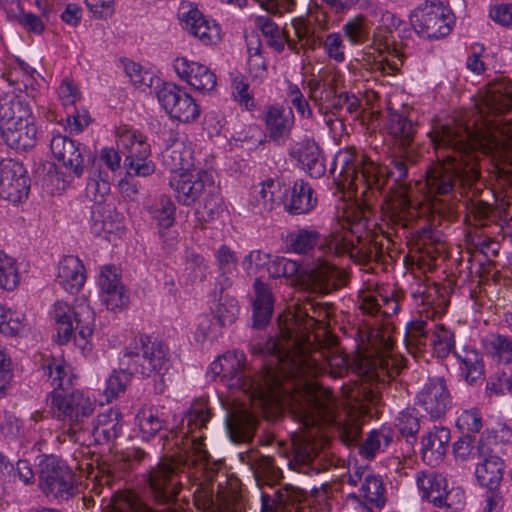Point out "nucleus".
Instances as JSON below:
<instances>
[{"label": "nucleus", "instance_id": "1", "mask_svg": "<svg viewBox=\"0 0 512 512\" xmlns=\"http://www.w3.org/2000/svg\"><path fill=\"white\" fill-rule=\"evenodd\" d=\"M404 293L400 288H377L374 292L360 296L359 309L364 315L375 319L373 324L358 328V349L351 356L332 352L338 340L329 336L324 344L312 333L316 320L309 315L315 312L312 303L295 305L290 310V412L297 407L306 417V424L313 423L311 415L316 410L327 413L328 404L318 397L319 384L316 378L330 367L334 378H342L351 370L362 383L356 385L350 398L360 403L375 404L379 399L378 383L389 382L403 369L402 360L390 352L393 341L384 321L397 314Z\"/></svg>", "mask_w": 512, "mask_h": 512}, {"label": "nucleus", "instance_id": "2", "mask_svg": "<svg viewBox=\"0 0 512 512\" xmlns=\"http://www.w3.org/2000/svg\"><path fill=\"white\" fill-rule=\"evenodd\" d=\"M474 121L473 129L463 120L452 118L446 123H435L428 132L430 142L436 152L437 162L426 172L427 203L413 205L419 217L407 227L409 253L414 264L422 272L432 271L445 252V244L439 232L434 229L440 217L448 215L453 207L455 191L472 189L479 191L481 176L480 156L482 152V123Z\"/></svg>", "mask_w": 512, "mask_h": 512}, {"label": "nucleus", "instance_id": "3", "mask_svg": "<svg viewBox=\"0 0 512 512\" xmlns=\"http://www.w3.org/2000/svg\"><path fill=\"white\" fill-rule=\"evenodd\" d=\"M286 309L279 316L280 336L271 337L263 348L264 372L254 374L245 367L246 357L240 351H228L210 365L215 376L226 381L231 389L241 391L272 417H283L287 405L288 322Z\"/></svg>", "mask_w": 512, "mask_h": 512}, {"label": "nucleus", "instance_id": "4", "mask_svg": "<svg viewBox=\"0 0 512 512\" xmlns=\"http://www.w3.org/2000/svg\"><path fill=\"white\" fill-rule=\"evenodd\" d=\"M476 109L483 127L480 147L490 157L489 171L503 185L512 186V120L500 118L512 109V82L489 83Z\"/></svg>", "mask_w": 512, "mask_h": 512}, {"label": "nucleus", "instance_id": "5", "mask_svg": "<svg viewBox=\"0 0 512 512\" xmlns=\"http://www.w3.org/2000/svg\"><path fill=\"white\" fill-rule=\"evenodd\" d=\"M42 367L53 389L49 393L51 411L63 425V433L57 437L58 441L62 442L63 436L74 443L84 444L85 428L95 410L94 402L83 392L68 393L73 385V374L63 359L48 358Z\"/></svg>", "mask_w": 512, "mask_h": 512}, {"label": "nucleus", "instance_id": "6", "mask_svg": "<svg viewBox=\"0 0 512 512\" xmlns=\"http://www.w3.org/2000/svg\"><path fill=\"white\" fill-rule=\"evenodd\" d=\"M339 172L338 184L354 191L361 190L365 201L384 195L390 171L366 154H358L355 147L340 150L333 161L332 172Z\"/></svg>", "mask_w": 512, "mask_h": 512}, {"label": "nucleus", "instance_id": "7", "mask_svg": "<svg viewBox=\"0 0 512 512\" xmlns=\"http://www.w3.org/2000/svg\"><path fill=\"white\" fill-rule=\"evenodd\" d=\"M169 185L175 191L179 204L187 207L198 205L203 209V218L214 219L219 213L222 200L211 172L203 169L185 170L172 175Z\"/></svg>", "mask_w": 512, "mask_h": 512}, {"label": "nucleus", "instance_id": "8", "mask_svg": "<svg viewBox=\"0 0 512 512\" xmlns=\"http://www.w3.org/2000/svg\"><path fill=\"white\" fill-rule=\"evenodd\" d=\"M186 455L163 456L147 473V496L160 511L168 512L177 502L184 479L188 478L185 469Z\"/></svg>", "mask_w": 512, "mask_h": 512}, {"label": "nucleus", "instance_id": "9", "mask_svg": "<svg viewBox=\"0 0 512 512\" xmlns=\"http://www.w3.org/2000/svg\"><path fill=\"white\" fill-rule=\"evenodd\" d=\"M385 167L390 171L389 177L396 175V178L384 197L381 207L383 221L396 233L402 230L406 234L407 227H411L419 217V212L413 209L409 196L410 188L405 182L408 175L407 164L403 159H396L393 161V170Z\"/></svg>", "mask_w": 512, "mask_h": 512}, {"label": "nucleus", "instance_id": "10", "mask_svg": "<svg viewBox=\"0 0 512 512\" xmlns=\"http://www.w3.org/2000/svg\"><path fill=\"white\" fill-rule=\"evenodd\" d=\"M38 487L47 498L57 502L68 501L79 493L72 468L54 454L39 457Z\"/></svg>", "mask_w": 512, "mask_h": 512}, {"label": "nucleus", "instance_id": "11", "mask_svg": "<svg viewBox=\"0 0 512 512\" xmlns=\"http://www.w3.org/2000/svg\"><path fill=\"white\" fill-rule=\"evenodd\" d=\"M120 364L143 377L164 374L169 368L167 348L150 336L140 334L125 347Z\"/></svg>", "mask_w": 512, "mask_h": 512}, {"label": "nucleus", "instance_id": "12", "mask_svg": "<svg viewBox=\"0 0 512 512\" xmlns=\"http://www.w3.org/2000/svg\"><path fill=\"white\" fill-rule=\"evenodd\" d=\"M292 26L300 44V48L316 49L323 46L328 56L337 62L345 59L342 37L339 33H331L325 40L320 32L328 30V21L323 12H308L306 16L292 19Z\"/></svg>", "mask_w": 512, "mask_h": 512}, {"label": "nucleus", "instance_id": "13", "mask_svg": "<svg viewBox=\"0 0 512 512\" xmlns=\"http://www.w3.org/2000/svg\"><path fill=\"white\" fill-rule=\"evenodd\" d=\"M323 414L322 410H316L311 415L313 423L306 424V417L302 415L301 409L294 407L292 412H290V417L299 424L298 430L290 435L292 448L290 447L289 451L293 450V459H290V470L302 472L303 474H308L310 470H313L311 464L318 453V445L316 443L318 435L317 424Z\"/></svg>", "mask_w": 512, "mask_h": 512}, {"label": "nucleus", "instance_id": "14", "mask_svg": "<svg viewBox=\"0 0 512 512\" xmlns=\"http://www.w3.org/2000/svg\"><path fill=\"white\" fill-rule=\"evenodd\" d=\"M405 343L414 357L424 352L428 345L441 359L446 358L455 346L454 334L444 325H433L423 319L411 321L406 328Z\"/></svg>", "mask_w": 512, "mask_h": 512}, {"label": "nucleus", "instance_id": "15", "mask_svg": "<svg viewBox=\"0 0 512 512\" xmlns=\"http://www.w3.org/2000/svg\"><path fill=\"white\" fill-rule=\"evenodd\" d=\"M53 315L60 344L67 343L75 331L84 342L92 336L95 314L85 301L77 303L73 308L66 302L57 301L54 304Z\"/></svg>", "mask_w": 512, "mask_h": 512}, {"label": "nucleus", "instance_id": "16", "mask_svg": "<svg viewBox=\"0 0 512 512\" xmlns=\"http://www.w3.org/2000/svg\"><path fill=\"white\" fill-rule=\"evenodd\" d=\"M211 418V411L208 402L204 398L196 399L189 410L186 412L182 421H186L187 430L182 439L189 438L191 442L192 455L189 451H184L182 455H186L188 462L194 464H207L210 460V454L206 449L204 440L206 438L203 429L207 428V423ZM177 453L176 455H178Z\"/></svg>", "mask_w": 512, "mask_h": 512}, {"label": "nucleus", "instance_id": "17", "mask_svg": "<svg viewBox=\"0 0 512 512\" xmlns=\"http://www.w3.org/2000/svg\"><path fill=\"white\" fill-rule=\"evenodd\" d=\"M411 23L423 37L440 38L451 32L454 16L442 3L426 2L414 11Z\"/></svg>", "mask_w": 512, "mask_h": 512}, {"label": "nucleus", "instance_id": "18", "mask_svg": "<svg viewBox=\"0 0 512 512\" xmlns=\"http://www.w3.org/2000/svg\"><path fill=\"white\" fill-rule=\"evenodd\" d=\"M416 404L431 419L444 417L452 407V397L443 377L429 378L416 396Z\"/></svg>", "mask_w": 512, "mask_h": 512}, {"label": "nucleus", "instance_id": "19", "mask_svg": "<svg viewBox=\"0 0 512 512\" xmlns=\"http://www.w3.org/2000/svg\"><path fill=\"white\" fill-rule=\"evenodd\" d=\"M30 180L24 166L12 159L0 160V197L20 203L28 197Z\"/></svg>", "mask_w": 512, "mask_h": 512}, {"label": "nucleus", "instance_id": "20", "mask_svg": "<svg viewBox=\"0 0 512 512\" xmlns=\"http://www.w3.org/2000/svg\"><path fill=\"white\" fill-rule=\"evenodd\" d=\"M477 455L483 459V462L476 467L475 475L479 484L486 487L489 491L497 490L504 473L503 460L494 455V449L491 447L490 434L481 436L477 444Z\"/></svg>", "mask_w": 512, "mask_h": 512}, {"label": "nucleus", "instance_id": "21", "mask_svg": "<svg viewBox=\"0 0 512 512\" xmlns=\"http://www.w3.org/2000/svg\"><path fill=\"white\" fill-rule=\"evenodd\" d=\"M84 150L80 142L60 133L53 134L50 140L53 157L76 177H81L84 172Z\"/></svg>", "mask_w": 512, "mask_h": 512}, {"label": "nucleus", "instance_id": "22", "mask_svg": "<svg viewBox=\"0 0 512 512\" xmlns=\"http://www.w3.org/2000/svg\"><path fill=\"white\" fill-rule=\"evenodd\" d=\"M174 69L181 79L199 92H210L216 87L215 74L201 63L177 58L174 61Z\"/></svg>", "mask_w": 512, "mask_h": 512}, {"label": "nucleus", "instance_id": "23", "mask_svg": "<svg viewBox=\"0 0 512 512\" xmlns=\"http://www.w3.org/2000/svg\"><path fill=\"white\" fill-rule=\"evenodd\" d=\"M418 130L415 113L407 109H388L387 131L403 148H410Z\"/></svg>", "mask_w": 512, "mask_h": 512}, {"label": "nucleus", "instance_id": "24", "mask_svg": "<svg viewBox=\"0 0 512 512\" xmlns=\"http://www.w3.org/2000/svg\"><path fill=\"white\" fill-rule=\"evenodd\" d=\"M258 424L257 417L245 405L227 410L226 425L230 438L236 443L252 441Z\"/></svg>", "mask_w": 512, "mask_h": 512}, {"label": "nucleus", "instance_id": "25", "mask_svg": "<svg viewBox=\"0 0 512 512\" xmlns=\"http://www.w3.org/2000/svg\"><path fill=\"white\" fill-rule=\"evenodd\" d=\"M340 75L332 70L324 71L319 79L308 82L309 97L318 106L321 113H329L330 105L338 93Z\"/></svg>", "mask_w": 512, "mask_h": 512}, {"label": "nucleus", "instance_id": "26", "mask_svg": "<svg viewBox=\"0 0 512 512\" xmlns=\"http://www.w3.org/2000/svg\"><path fill=\"white\" fill-rule=\"evenodd\" d=\"M479 191L474 194L472 189H466L463 196L467 198L466 218L476 227H486L490 223H494L495 209L493 206L482 198L483 193L491 194L490 190L485 191L484 183L479 178Z\"/></svg>", "mask_w": 512, "mask_h": 512}, {"label": "nucleus", "instance_id": "27", "mask_svg": "<svg viewBox=\"0 0 512 512\" xmlns=\"http://www.w3.org/2000/svg\"><path fill=\"white\" fill-rule=\"evenodd\" d=\"M101 300L108 310H115L127 304L128 297L114 266H104L99 275Z\"/></svg>", "mask_w": 512, "mask_h": 512}, {"label": "nucleus", "instance_id": "28", "mask_svg": "<svg viewBox=\"0 0 512 512\" xmlns=\"http://www.w3.org/2000/svg\"><path fill=\"white\" fill-rule=\"evenodd\" d=\"M417 485L422 492V498L432 502L437 507L451 508V492L447 491L446 479L435 472H418Z\"/></svg>", "mask_w": 512, "mask_h": 512}, {"label": "nucleus", "instance_id": "29", "mask_svg": "<svg viewBox=\"0 0 512 512\" xmlns=\"http://www.w3.org/2000/svg\"><path fill=\"white\" fill-rule=\"evenodd\" d=\"M374 43L379 42V50H386L387 55L374 63V69L383 75H394L403 65V55L395 47L392 32L385 27H378L373 34Z\"/></svg>", "mask_w": 512, "mask_h": 512}, {"label": "nucleus", "instance_id": "30", "mask_svg": "<svg viewBox=\"0 0 512 512\" xmlns=\"http://www.w3.org/2000/svg\"><path fill=\"white\" fill-rule=\"evenodd\" d=\"M290 154L312 178L324 175L325 165L320 157L319 147L313 139L305 138L296 142Z\"/></svg>", "mask_w": 512, "mask_h": 512}, {"label": "nucleus", "instance_id": "31", "mask_svg": "<svg viewBox=\"0 0 512 512\" xmlns=\"http://www.w3.org/2000/svg\"><path fill=\"white\" fill-rule=\"evenodd\" d=\"M3 141L17 151H28L36 145L37 127L33 117L0 131Z\"/></svg>", "mask_w": 512, "mask_h": 512}, {"label": "nucleus", "instance_id": "32", "mask_svg": "<svg viewBox=\"0 0 512 512\" xmlns=\"http://www.w3.org/2000/svg\"><path fill=\"white\" fill-rule=\"evenodd\" d=\"M122 433L123 417L115 409L99 414L92 429V436L97 444H113Z\"/></svg>", "mask_w": 512, "mask_h": 512}, {"label": "nucleus", "instance_id": "33", "mask_svg": "<svg viewBox=\"0 0 512 512\" xmlns=\"http://www.w3.org/2000/svg\"><path fill=\"white\" fill-rule=\"evenodd\" d=\"M85 279V269L78 257L69 255L59 262L56 281L66 291L70 293L79 291Z\"/></svg>", "mask_w": 512, "mask_h": 512}, {"label": "nucleus", "instance_id": "34", "mask_svg": "<svg viewBox=\"0 0 512 512\" xmlns=\"http://www.w3.org/2000/svg\"><path fill=\"white\" fill-rule=\"evenodd\" d=\"M117 145L124 155V160H139V157H150L151 149L146 137L135 130L121 128L118 131Z\"/></svg>", "mask_w": 512, "mask_h": 512}, {"label": "nucleus", "instance_id": "35", "mask_svg": "<svg viewBox=\"0 0 512 512\" xmlns=\"http://www.w3.org/2000/svg\"><path fill=\"white\" fill-rule=\"evenodd\" d=\"M318 205V197L310 183L303 179L294 182L290 192V215H308Z\"/></svg>", "mask_w": 512, "mask_h": 512}, {"label": "nucleus", "instance_id": "36", "mask_svg": "<svg viewBox=\"0 0 512 512\" xmlns=\"http://www.w3.org/2000/svg\"><path fill=\"white\" fill-rule=\"evenodd\" d=\"M186 29L205 45H209L219 39L220 28L210 22L196 8L183 13Z\"/></svg>", "mask_w": 512, "mask_h": 512}, {"label": "nucleus", "instance_id": "37", "mask_svg": "<svg viewBox=\"0 0 512 512\" xmlns=\"http://www.w3.org/2000/svg\"><path fill=\"white\" fill-rule=\"evenodd\" d=\"M450 440V430L446 427H434L422 438V457L425 461L433 463L439 461L446 454Z\"/></svg>", "mask_w": 512, "mask_h": 512}, {"label": "nucleus", "instance_id": "38", "mask_svg": "<svg viewBox=\"0 0 512 512\" xmlns=\"http://www.w3.org/2000/svg\"><path fill=\"white\" fill-rule=\"evenodd\" d=\"M119 215L115 212L111 204L93 205L91 211V232L95 236L107 237L120 229Z\"/></svg>", "mask_w": 512, "mask_h": 512}, {"label": "nucleus", "instance_id": "39", "mask_svg": "<svg viewBox=\"0 0 512 512\" xmlns=\"http://www.w3.org/2000/svg\"><path fill=\"white\" fill-rule=\"evenodd\" d=\"M455 287V280L447 278L443 283L433 282L420 292L422 303L432 308L434 313H442L450 303V295Z\"/></svg>", "mask_w": 512, "mask_h": 512}, {"label": "nucleus", "instance_id": "40", "mask_svg": "<svg viewBox=\"0 0 512 512\" xmlns=\"http://www.w3.org/2000/svg\"><path fill=\"white\" fill-rule=\"evenodd\" d=\"M32 117L29 106L15 95L0 98V131Z\"/></svg>", "mask_w": 512, "mask_h": 512}, {"label": "nucleus", "instance_id": "41", "mask_svg": "<svg viewBox=\"0 0 512 512\" xmlns=\"http://www.w3.org/2000/svg\"><path fill=\"white\" fill-rule=\"evenodd\" d=\"M461 372L470 385L484 380L485 370L481 354L475 349L464 347L455 351Z\"/></svg>", "mask_w": 512, "mask_h": 512}, {"label": "nucleus", "instance_id": "42", "mask_svg": "<svg viewBox=\"0 0 512 512\" xmlns=\"http://www.w3.org/2000/svg\"><path fill=\"white\" fill-rule=\"evenodd\" d=\"M255 300L253 302V327H265L272 315L273 301L267 285L260 279L254 282Z\"/></svg>", "mask_w": 512, "mask_h": 512}, {"label": "nucleus", "instance_id": "43", "mask_svg": "<svg viewBox=\"0 0 512 512\" xmlns=\"http://www.w3.org/2000/svg\"><path fill=\"white\" fill-rule=\"evenodd\" d=\"M219 276L216 285L222 293L232 285V278L237 269V258L226 245H222L215 253Z\"/></svg>", "mask_w": 512, "mask_h": 512}, {"label": "nucleus", "instance_id": "44", "mask_svg": "<svg viewBox=\"0 0 512 512\" xmlns=\"http://www.w3.org/2000/svg\"><path fill=\"white\" fill-rule=\"evenodd\" d=\"M284 112L283 107L272 105L267 108L264 118L266 136L278 144L285 142L287 118Z\"/></svg>", "mask_w": 512, "mask_h": 512}, {"label": "nucleus", "instance_id": "45", "mask_svg": "<svg viewBox=\"0 0 512 512\" xmlns=\"http://www.w3.org/2000/svg\"><path fill=\"white\" fill-rule=\"evenodd\" d=\"M190 151L182 142H174L162 152V163L171 172V176L189 170Z\"/></svg>", "mask_w": 512, "mask_h": 512}, {"label": "nucleus", "instance_id": "46", "mask_svg": "<svg viewBox=\"0 0 512 512\" xmlns=\"http://www.w3.org/2000/svg\"><path fill=\"white\" fill-rule=\"evenodd\" d=\"M249 464L258 478H263L270 486L275 485L283 478V473L271 457L252 453L248 456Z\"/></svg>", "mask_w": 512, "mask_h": 512}, {"label": "nucleus", "instance_id": "47", "mask_svg": "<svg viewBox=\"0 0 512 512\" xmlns=\"http://www.w3.org/2000/svg\"><path fill=\"white\" fill-rule=\"evenodd\" d=\"M135 423L139 429L141 437L150 440L156 436L165 426L156 410L153 407H142L135 416Z\"/></svg>", "mask_w": 512, "mask_h": 512}, {"label": "nucleus", "instance_id": "48", "mask_svg": "<svg viewBox=\"0 0 512 512\" xmlns=\"http://www.w3.org/2000/svg\"><path fill=\"white\" fill-rule=\"evenodd\" d=\"M393 440V431L390 428L383 427L378 430H372L359 446V453L367 459H371L383 448L391 444Z\"/></svg>", "mask_w": 512, "mask_h": 512}, {"label": "nucleus", "instance_id": "49", "mask_svg": "<svg viewBox=\"0 0 512 512\" xmlns=\"http://www.w3.org/2000/svg\"><path fill=\"white\" fill-rule=\"evenodd\" d=\"M110 512H153V508L144 504L134 493L116 492L110 499Z\"/></svg>", "mask_w": 512, "mask_h": 512}, {"label": "nucleus", "instance_id": "50", "mask_svg": "<svg viewBox=\"0 0 512 512\" xmlns=\"http://www.w3.org/2000/svg\"><path fill=\"white\" fill-rule=\"evenodd\" d=\"M321 234L314 228H301L290 233V250L298 254H308L320 242Z\"/></svg>", "mask_w": 512, "mask_h": 512}, {"label": "nucleus", "instance_id": "51", "mask_svg": "<svg viewBox=\"0 0 512 512\" xmlns=\"http://www.w3.org/2000/svg\"><path fill=\"white\" fill-rule=\"evenodd\" d=\"M371 25L367 16L358 14L349 19L343 26V32L346 38L353 45L366 43L370 38Z\"/></svg>", "mask_w": 512, "mask_h": 512}, {"label": "nucleus", "instance_id": "52", "mask_svg": "<svg viewBox=\"0 0 512 512\" xmlns=\"http://www.w3.org/2000/svg\"><path fill=\"white\" fill-rule=\"evenodd\" d=\"M487 351L505 364L512 363V338L502 334H491L485 340Z\"/></svg>", "mask_w": 512, "mask_h": 512}, {"label": "nucleus", "instance_id": "53", "mask_svg": "<svg viewBox=\"0 0 512 512\" xmlns=\"http://www.w3.org/2000/svg\"><path fill=\"white\" fill-rule=\"evenodd\" d=\"M176 206L167 195H161L150 207V213L158 221L159 226L169 228L175 221Z\"/></svg>", "mask_w": 512, "mask_h": 512}, {"label": "nucleus", "instance_id": "54", "mask_svg": "<svg viewBox=\"0 0 512 512\" xmlns=\"http://www.w3.org/2000/svg\"><path fill=\"white\" fill-rule=\"evenodd\" d=\"M86 196L94 205L105 203L110 193V183L101 171L94 172L88 179L85 189Z\"/></svg>", "mask_w": 512, "mask_h": 512}, {"label": "nucleus", "instance_id": "55", "mask_svg": "<svg viewBox=\"0 0 512 512\" xmlns=\"http://www.w3.org/2000/svg\"><path fill=\"white\" fill-rule=\"evenodd\" d=\"M360 491L362 497H364L368 502L373 503L378 507L385 504V488L383 486V482L379 477L372 473H367L365 475Z\"/></svg>", "mask_w": 512, "mask_h": 512}, {"label": "nucleus", "instance_id": "56", "mask_svg": "<svg viewBox=\"0 0 512 512\" xmlns=\"http://www.w3.org/2000/svg\"><path fill=\"white\" fill-rule=\"evenodd\" d=\"M26 326V317L19 312L11 311L0 304V332L5 335H18Z\"/></svg>", "mask_w": 512, "mask_h": 512}, {"label": "nucleus", "instance_id": "57", "mask_svg": "<svg viewBox=\"0 0 512 512\" xmlns=\"http://www.w3.org/2000/svg\"><path fill=\"white\" fill-rule=\"evenodd\" d=\"M258 25L263 34L267 38L268 45L276 52H282L285 44L288 43V33L285 29L280 30L279 27L268 19L259 17Z\"/></svg>", "mask_w": 512, "mask_h": 512}, {"label": "nucleus", "instance_id": "58", "mask_svg": "<svg viewBox=\"0 0 512 512\" xmlns=\"http://www.w3.org/2000/svg\"><path fill=\"white\" fill-rule=\"evenodd\" d=\"M134 375L127 366H122L119 370H115L107 379L105 395L107 400L110 401L117 398L120 394L124 393L131 376ZM135 375H137L135 373Z\"/></svg>", "mask_w": 512, "mask_h": 512}, {"label": "nucleus", "instance_id": "59", "mask_svg": "<svg viewBox=\"0 0 512 512\" xmlns=\"http://www.w3.org/2000/svg\"><path fill=\"white\" fill-rule=\"evenodd\" d=\"M19 283V273L15 260L0 250V287L13 290Z\"/></svg>", "mask_w": 512, "mask_h": 512}, {"label": "nucleus", "instance_id": "60", "mask_svg": "<svg viewBox=\"0 0 512 512\" xmlns=\"http://www.w3.org/2000/svg\"><path fill=\"white\" fill-rule=\"evenodd\" d=\"M278 183L273 179L255 185L251 190L252 197L256 200L258 205H262L260 213L263 211H271L276 202L274 189L278 187Z\"/></svg>", "mask_w": 512, "mask_h": 512}, {"label": "nucleus", "instance_id": "61", "mask_svg": "<svg viewBox=\"0 0 512 512\" xmlns=\"http://www.w3.org/2000/svg\"><path fill=\"white\" fill-rule=\"evenodd\" d=\"M360 108V100L355 94L346 91H338L333 103L330 105L329 113L342 116V113L345 111L350 115H357Z\"/></svg>", "mask_w": 512, "mask_h": 512}, {"label": "nucleus", "instance_id": "62", "mask_svg": "<svg viewBox=\"0 0 512 512\" xmlns=\"http://www.w3.org/2000/svg\"><path fill=\"white\" fill-rule=\"evenodd\" d=\"M183 92L184 90L182 88L173 83H164L157 89V99L170 117L175 111Z\"/></svg>", "mask_w": 512, "mask_h": 512}, {"label": "nucleus", "instance_id": "63", "mask_svg": "<svg viewBox=\"0 0 512 512\" xmlns=\"http://www.w3.org/2000/svg\"><path fill=\"white\" fill-rule=\"evenodd\" d=\"M326 245L329 250L337 255L349 254L351 258L355 256L356 245L350 238V232L348 231L332 232L326 238Z\"/></svg>", "mask_w": 512, "mask_h": 512}, {"label": "nucleus", "instance_id": "64", "mask_svg": "<svg viewBox=\"0 0 512 512\" xmlns=\"http://www.w3.org/2000/svg\"><path fill=\"white\" fill-rule=\"evenodd\" d=\"M208 509L220 510L221 512H242L244 503L242 496L236 492H229L227 494L218 493L216 500L210 498L208 500Z\"/></svg>", "mask_w": 512, "mask_h": 512}]
</instances>
